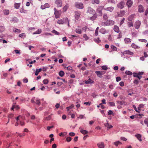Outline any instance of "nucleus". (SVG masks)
I'll list each match as a JSON object with an SVG mask.
<instances>
[{"label": "nucleus", "mask_w": 148, "mask_h": 148, "mask_svg": "<svg viewBox=\"0 0 148 148\" xmlns=\"http://www.w3.org/2000/svg\"><path fill=\"white\" fill-rule=\"evenodd\" d=\"M114 21L112 20L109 19L106 22L101 23V25L103 26H112L114 25Z\"/></svg>", "instance_id": "obj_1"}, {"label": "nucleus", "mask_w": 148, "mask_h": 148, "mask_svg": "<svg viewBox=\"0 0 148 148\" xmlns=\"http://www.w3.org/2000/svg\"><path fill=\"white\" fill-rule=\"evenodd\" d=\"M55 17L56 18H59L61 14V10H58L56 8H54Z\"/></svg>", "instance_id": "obj_2"}, {"label": "nucleus", "mask_w": 148, "mask_h": 148, "mask_svg": "<svg viewBox=\"0 0 148 148\" xmlns=\"http://www.w3.org/2000/svg\"><path fill=\"white\" fill-rule=\"evenodd\" d=\"M22 116L21 115H19L15 118L16 119V120L17 122H19L20 123V124L22 126L25 125V123L23 121L20 120L21 119H22Z\"/></svg>", "instance_id": "obj_3"}, {"label": "nucleus", "mask_w": 148, "mask_h": 148, "mask_svg": "<svg viewBox=\"0 0 148 148\" xmlns=\"http://www.w3.org/2000/svg\"><path fill=\"white\" fill-rule=\"evenodd\" d=\"M104 6H99L97 9V12L99 14L100 16H101L102 15V10L104 9Z\"/></svg>", "instance_id": "obj_4"}, {"label": "nucleus", "mask_w": 148, "mask_h": 148, "mask_svg": "<svg viewBox=\"0 0 148 148\" xmlns=\"http://www.w3.org/2000/svg\"><path fill=\"white\" fill-rule=\"evenodd\" d=\"M6 148H10V147H12V148H20L18 147V145H16L14 143H11L9 144L6 145Z\"/></svg>", "instance_id": "obj_5"}, {"label": "nucleus", "mask_w": 148, "mask_h": 148, "mask_svg": "<svg viewBox=\"0 0 148 148\" xmlns=\"http://www.w3.org/2000/svg\"><path fill=\"white\" fill-rule=\"evenodd\" d=\"M75 7L78 9H82L83 8V4L82 3L76 2L75 3Z\"/></svg>", "instance_id": "obj_6"}, {"label": "nucleus", "mask_w": 148, "mask_h": 148, "mask_svg": "<svg viewBox=\"0 0 148 148\" xmlns=\"http://www.w3.org/2000/svg\"><path fill=\"white\" fill-rule=\"evenodd\" d=\"M67 20V18H64L62 19L58 20L57 21V23L59 24H63L64 23H66V21Z\"/></svg>", "instance_id": "obj_7"}, {"label": "nucleus", "mask_w": 148, "mask_h": 148, "mask_svg": "<svg viewBox=\"0 0 148 148\" xmlns=\"http://www.w3.org/2000/svg\"><path fill=\"white\" fill-rule=\"evenodd\" d=\"M140 25L141 22L140 21L138 20L136 21L134 25L135 28L137 29H138L140 28Z\"/></svg>", "instance_id": "obj_8"}, {"label": "nucleus", "mask_w": 148, "mask_h": 148, "mask_svg": "<svg viewBox=\"0 0 148 148\" xmlns=\"http://www.w3.org/2000/svg\"><path fill=\"white\" fill-rule=\"evenodd\" d=\"M55 3L58 7H61L62 5V0H56Z\"/></svg>", "instance_id": "obj_9"}, {"label": "nucleus", "mask_w": 148, "mask_h": 148, "mask_svg": "<svg viewBox=\"0 0 148 148\" xmlns=\"http://www.w3.org/2000/svg\"><path fill=\"white\" fill-rule=\"evenodd\" d=\"M114 8L112 6L104 8V10L106 11H108L112 12L114 10Z\"/></svg>", "instance_id": "obj_10"}, {"label": "nucleus", "mask_w": 148, "mask_h": 148, "mask_svg": "<svg viewBox=\"0 0 148 148\" xmlns=\"http://www.w3.org/2000/svg\"><path fill=\"white\" fill-rule=\"evenodd\" d=\"M124 4V2L121 1L117 4V6L119 8L122 9L123 8Z\"/></svg>", "instance_id": "obj_11"}, {"label": "nucleus", "mask_w": 148, "mask_h": 148, "mask_svg": "<svg viewBox=\"0 0 148 148\" xmlns=\"http://www.w3.org/2000/svg\"><path fill=\"white\" fill-rule=\"evenodd\" d=\"M87 12L90 14H92L95 13V11L90 7H88Z\"/></svg>", "instance_id": "obj_12"}, {"label": "nucleus", "mask_w": 148, "mask_h": 148, "mask_svg": "<svg viewBox=\"0 0 148 148\" xmlns=\"http://www.w3.org/2000/svg\"><path fill=\"white\" fill-rule=\"evenodd\" d=\"M144 11V9L143 6L141 5H138V11L139 12H143Z\"/></svg>", "instance_id": "obj_13"}, {"label": "nucleus", "mask_w": 148, "mask_h": 148, "mask_svg": "<svg viewBox=\"0 0 148 148\" xmlns=\"http://www.w3.org/2000/svg\"><path fill=\"white\" fill-rule=\"evenodd\" d=\"M75 19L77 20H78L80 16V14L79 12L78 11H75Z\"/></svg>", "instance_id": "obj_14"}, {"label": "nucleus", "mask_w": 148, "mask_h": 148, "mask_svg": "<svg viewBox=\"0 0 148 148\" xmlns=\"http://www.w3.org/2000/svg\"><path fill=\"white\" fill-rule=\"evenodd\" d=\"M114 31L117 33H119L120 32V30L119 27L116 25H115L114 26Z\"/></svg>", "instance_id": "obj_15"}, {"label": "nucleus", "mask_w": 148, "mask_h": 148, "mask_svg": "<svg viewBox=\"0 0 148 148\" xmlns=\"http://www.w3.org/2000/svg\"><path fill=\"white\" fill-rule=\"evenodd\" d=\"M95 73L97 75L98 77L100 78L102 77V75L103 74L102 72L99 71H95Z\"/></svg>", "instance_id": "obj_16"}, {"label": "nucleus", "mask_w": 148, "mask_h": 148, "mask_svg": "<svg viewBox=\"0 0 148 148\" xmlns=\"http://www.w3.org/2000/svg\"><path fill=\"white\" fill-rule=\"evenodd\" d=\"M97 14L95 13L90 18V19L92 21H93L95 19H96L97 18Z\"/></svg>", "instance_id": "obj_17"}, {"label": "nucleus", "mask_w": 148, "mask_h": 148, "mask_svg": "<svg viewBox=\"0 0 148 148\" xmlns=\"http://www.w3.org/2000/svg\"><path fill=\"white\" fill-rule=\"evenodd\" d=\"M97 145L99 148H104L105 146L104 143L103 142L98 143Z\"/></svg>", "instance_id": "obj_18"}, {"label": "nucleus", "mask_w": 148, "mask_h": 148, "mask_svg": "<svg viewBox=\"0 0 148 148\" xmlns=\"http://www.w3.org/2000/svg\"><path fill=\"white\" fill-rule=\"evenodd\" d=\"M105 126L107 127V130H108L109 129L112 128L113 127L112 125H110L108 124V121H107V123H105Z\"/></svg>", "instance_id": "obj_19"}, {"label": "nucleus", "mask_w": 148, "mask_h": 148, "mask_svg": "<svg viewBox=\"0 0 148 148\" xmlns=\"http://www.w3.org/2000/svg\"><path fill=\"white\" fill-rule=\"evenodd\" d=\"M124 54L130 55H132L134 53L129 50H126L124 51Z\"/></svg>", "instance_id": "obj_20"}, {"label": "nucleus", "mask_w": 148, "mask_h": 148, "mask_svg": "<svg viewBox=\"0 0 148 148\" xmlns=\"http://www.w3.org/2000/svg\"><path fill=\"white\" fill-rule=\"evenodd\" d=\"M133 4L132 2L130 0H128L126 3V5L128 8L130 7Z\"/></svg>", "instance_id": "obj_21"}, {"label": "nucleus", "mask_w": 148, "mask_h": 148, "mask_svg": "<svg viewBox=\"0 0 148 148\" xmlns=\"http://www.w3.org/2000/svg\"><path fill=\"white\" fill-rule=\"evenodd\" d=\"M135 136L141 142L142 141L141 139V135L140 134H137L135 135Z\"/></svg>", "instance_id": "obj_22"}, {"label": "nucleus", "mask_w": 148, "mask_h": 148, "mask_svg": "<svg viewBox=\"0 0 148 148\" xmlns=\"http://www.w3.org/2000/svg\"><path fill=\"white\" fill-rule=\"evenodd\" d=\"M21 3H15L14 4V8L16 9H18L21 5Z\"/></svg>", "instance_id": "obj_23"}, {"label": "nucleus", "mask_w": 148, "mask_h": 148, "mask_svg": "<svg viewBox=\"0 0 148 148\" xmlns=\"http://www.w3.org/2000/svg\"><path fill=\"white\" fill-rule=\"evenodd\" d=\"M10 21L14 23H16L18 22V20L17 17H14L12 18V19L10 20Z\"/></svg>", "instance_id": "obj_24"}, {"label": "nucleus", "mask_w": 148, "mask_h": 148, "mask_svg": "<svg viewBox=\"0 0 148 148\" xmlns=\"http://www.w3.org/2000/svg\"><path fill=\"white\" fill-rule=\"evenodd\" d=\"M125 12L123 10H121L119 14H118V16H124L125 14Z\"/></svg>", "instance_id": "obj_25"}, {"label": "nucleus", "mask_w": 148, "mask_h": 148, "mask_svg": "<svg viewBox=\"0 0 148 148\" xmlns=\"http://www.w3.org/2000/svg\"><path fill=\"white\" fill-rule=\"evenodd\" d=\"M69 5L68 4H66L63 8V12H66L67 10L69 8Z\"/></svg>", "instance_id": "obj_26"}, {"label": "nucleus", "mask_w": 148, "mask_h": 148, "mask_svg": "<svg viewBox=\"0 0 148 148\" xmlns=\"http://www.w3.org/2000/svg\"><path fill=\"white\" fill-rule=\"evenodd\" d=\"M94 83V81L91 79L90 78L89 79L85 81V83L86 84H92Z\"/></svg>", "instance_id": "obj_27"}, {"label": "nucleus", "mask_w": 148, "mask_h": 148, "mask_svg": "<svg viewBox=\"0 0 148 148\" xmlns=\"http://www.w3.org/2000/svg\"><path fill=\"white\" fill-rule=\"evenodd\" d=\"M132 47L135 49H138L140 48V47L138 45H136L134 43H132L131 45Z\"/></svg>", "instance_id": "obj_28"}, {"label": "nucleus", "mask_w": 148, "mask_h": 148, "mask_svg": "<svg viewBox=\"0 0 148 148\" xmlns=\"http://www.w3.org/2000/svg\"><path fill=\"white\" fill-rule=\"evenodd\" d=\"M42 30L41 29H38L37 31L33 33L34 34H39L41 33Z\"/></svg>", "instance_id": "obj_29"}, {"label": "nucleus", "mask_w": 148, "mask_h": 148, "mask_svg": "<svg viewBox=\"0 0 148 148\" xmlns=\"http://www.w3.org/2000/svg\"><path fill=\"white\" fill-rule=\"evenodd\" d=\"M3 12L4 14L7 15L9 14L10 11L8 10L5 9L3 10Z\"/></svg>", "instance_id": "obj_30"}, {"label": "nucleus", "mask_w": 148, "mask_h": 148, "mask_svg": "<svg viewBox=\"0 0 148 148\" xmlns=\"http://www.w3.org/2000/svg\"><path fill=\"white\" fill-rule=\"evenodd\" d=\"M135 15L134 14H132L130 15L128 18L127 19L128 20L130 21H131L134 18Z\"/></svg>", "instance_id": "obj_31"}, {"label": "nucleus", "mask_w": 148, "mask_h": 148, "mask_svg": "<svg viewBox=\"0 0 148 148\" xmlns=\"http://www.w3.org/2000/svg\"><path fill=\"white\" fill-rule=\"evenodd\" d=\"M20 11L21 13H26L27 12V10H25L24 9V7L22 6V8H21Z\"/></svg>", "instance_id": "obj_32"}, {"label": "nucleus", "mask_w": 148, "mask_h": 148, "mask_svg": "<svg viewBox=\"0 0 148 148\" xmlns=\"http://www.w3.org/2000/svg\"><path fill=\"white\" fill-rule=\"evenodd\" d=\"M125 42L126 43H128L131 42V39L130 38H126L124 39Z\"/></svg>", "instance_id": "obj_33"}, {"label": "nucleus", "mask_w": 148, "mask_h": 148, "mask_svg": "<svg viewBox=\"0 0 148 148\" xmlns=\"http://www.w3.org/2000/svg\"><path fill=\"white\" fill-rule=\"evenodd\" d=\"M133 74L134 75L133 77H137L138 78V79L139 80H140V79L142 77V76H139L138 75L135 76V75H138V74L137 73H136L135 72L133 73Z\"/></svg>", "instance_id": "obj_34"}, {"label": "nucleus", "mask_w": 148, "mask_h": 148, "mask_svg": "<svg viewBox=\"0 0 148 148\" xmlns=\"http://www.w3.org/2000/svg\"><path fill=\"white\" fill-rule=\"evenodd\" d=\"M42 71L41 69H36V72L35 73V75H36L37 76L38 75L39 72H41Z\"/></svg>", "instance_id": "obj_35"}, {"label": "nucleus", "mask_w": 148, "mask_h": 148, "mask_svg": "<svg viewBox=\"0 0 148 148\" xmlns=\"http://www.w3.org/2000/svg\"><path fill=\"white\" fill-rule=\"evenodd\" d=\"M36 122H35L33 123L35 124L36 125L38 126L40 125L39 124V119H37L36 118Z\"/></svg>", "instance_id": "obj_36"}, {"label": "nucleus", "mask_w": 148, "mask_h": 148, "mask_svg": "<svg viewBox=\"0 0 148 148\" xmlns=\"http://www.w3.org/2000/svg\"><path fill=\"white\" fill-rule=\"evenodd\" d=\"M128 27H129L133 26V24L132 22H128L127 23Z\"/></svg>", "instance_id": "obj_37"}, {"label": "nucleus", "mask_w": 148, "mask_h": 148, "mask_svg": "<svg viewBox=\"0 0 148 148\" xmlns=\"http://www.w3.org/2000/svg\"><path fill=\"white\" fill-rule=\"evenodd\" d=\"M5 30V28L3 26H0V33H2Z\"/></svg>", "instance_id": "obj_38"}, {"label": "nucleus", "mask_w": 148, "mask_h": 148, "mask_svg": "<svg viewBox=\"0 0 148 148\" xmlns=\"http://www.w3.org/2000/svg\"><path fill=\"white\" fill-rule=\"evenodd\" d=\"M51 32L54 33L55 35H59L60 34L59 32H58L57 31L55 30V29L53 30Z\"/></svg>", "instance_id": "obj_39"}, {"label": "nucleus", "mask_w": 148, "mask_h": 148, "mask_svg": "<svg viewBox=\"0 0 148 148\" xmlns=\"http://www.w3.org/2000/svg\"><path fill=\"white\" fill-rule=\"evenodd\" d=\"M111 48L113 51H116L117 50V48L114 45H111Z\"/></svg>", "instance_id": "obj_40"}, {"label": "nucleus", "mask_w": 148, "mask_h": 148, "mask_svg": "<svg viewBox=\"0 0 148 148\" xmlns=\"http://www.w3.org/2000/svg\"><path fill=\"white\" fill-rule=\"evenodd\" d=\"M114 144L116 147H117L119 144H122V143L119 141H118L114 142Z\"/></svg>", "instance_id": "obj_41"}, {"label": "nucleus", "mask_w": 148, "mask_h": 148, "mask_svg": "<svg viewBox=\"0 0 148 148\" xmlns=\"http://www.w3.org/2000/svg\"><path fill=\"white\" fill-rule=\"evenodd\" d=\"M38 106H40L41 104L40 101V99H36L35 103Z\"/></svg>", "instance_id": "obj_42"}, {"label": "nucleus", "mask_w": 148, "mask_h": 148, "mask_svg": "<svg viewBox=\"0 0 148 148\" xmlns=\"http://www.w3.org/2000/svg\"><path fill=\"white\" fill-rule=\"evenodd\" d=\"M125 73L127 75H132V72L129 71H126Z\"/></svg>", "instance_id": "obj_43"}, {"label": "nucleus", "mask_w": 148, "mask_h": 148, "mask_svg": "<svg viewBox=\"0 0 148 148\" xmlns=\"http://www.w3.org/2000/svg\"><path fill=\"white\" fill-rule=\"evenodd\" d=\"M133 107L134 108V110L138 112H140V109H139V108H138V109L136 108V106L135 105L133 106Z\"/></svg>", "instance_id": "obj_44"}, {"label": "nucleus", "mask_w": 148, "mask_h": 148, "mask_svg": "<svg viewBox=\"0 0 148 148\" xmlns=\"http://www.w3.org/2000/svg\"><path fill=\"white\" fill-rule=\"evenodd\" d=\"M64 73L62 71H60L59 72V75L61 77H63L64 75Z\"/></svg>", "instance_id": "obj_45"}, {"label": "nucleus", "mask_w": 148, "mask_h": 148, "mask_svg": "<svg viewBox=\"0 0 148 148\" xmlns=\"http://www.w3.org/2000/svg\"><path fill=\"white\" fill-rule=\"evenodd\" d=\"M92 3L93 4L96 3L97 4H99L100 3V1L99 0H93Z\"/></svg>", "instance_id": "obj_46"}, {"label": "nucleus", "mask_w": 148, "mask_h": 148, "mask_svg": "<svg viewBox=\"0 0 148 148\" xmlns=\"http://www.w3.org/2000/svg\"><path fill=\"white\" fill-rule=\"evenodd\" d=\"M13 31L15 32H17L20 33L21 32V30L19 29L15 28L14 29H13Z\"/></svg>", "instance_id": "obj_47"}, {"label": "nucleus", "mask_w": 148, "mask_h": 148, "mask_svg": "<svg viewBox=\"0 0 148 148\" xmlns=\"http://www.w3.org/2000/svg\"><path fill=\"white\" fill-rule=\"evenodd\" d=\"M94 40L97 43H99L101 42V40H100L99 38H95L94 39Z\"/></svg>", "instance_id": "obj_48"}, {"label": "nucleus", "mask_w": 148, "mask_h": 148, "mask_svg": "<svg viewBox=\"0 0 148 148\" xmlns=\"http://www.w3.org/2000/svg\"><path fill=\"white\" fill-rule=\"evenodd\" d=\"M99 29V27H97L95 30V35L96 36H97L98 35Z\"/></svg>", "instance_id": "obj_49"}, {"label": "nucleus", "mask_w": 148, "mask_h": 148, "mask_svg": "<svg viewBox=\"0 0 148 148\" xmlns=\"http://www.w3.org/2000/svg\"><path fill=\"white\" fill-rule=\"evenodd\" d=\"M71 138L70 136L67 137L66 138V140L68 142H69L71 141Z\"/></svg>", "instance_id": "obj_50"}, {"label": "nucleus", "mask_w": 148, "mask_h": 148, "mask_svg": "<svg viewBox=\"0 0 148 148\" xmlns=\"http://www.w3.org/2000/svg\"><path fill=\"white\" fill-rule=\"evenodd\" d=\"M18 36L19 37H20V38H24V37H25L26 35L25 33H22V34H20Z\"/></svg>", "instance_id": "obj_51"}, {"label": "nucleus", "mask_w": 148, "mask_h": 148, "mask_svg": "<svg viewBox=\"0 0 148 148\" xmlns=\"http://www.w3.org/2000/svg\"><path fill=\"white\" fill-rule=\"evenodd\" d=\"M103 18L104 20H106L108 19V16L107 14H105L103 15Z\"/></svg>", "instance_id": "obj_52"}, {"label": "nucleus", "mask_w": 148, "mask_h": 148, "mask_svg": "<svg viewBox=\"0 0 148 148\" xmlns=\"http://www.w3.org/2000/svg\"><path fill=\"white\" fill-rule=\"evenodd\" d=\"M74 107V106L73 104L71 105L70 106L67 107L66 108L67 110L68 111L70 109H72Z\"/></svg>", "instance_id": "obj_53"}, {"label": "nucleus", "mask_w": 148, "mask_h": 148, "mask_svg": "<svg viewBox=\"0 0 148 148\" xmlns=\"http://www.w3.org/2000/svg\"><path fill=\"white\" fill-rule=\"evenodd\" d=\"M138 41H139L142 42H147V41L145 39H138Z\"/></svg>", "instance_id": "obj_54"}, {"label": "nucleus", "mask_w": 148, "mask_h": 148, "mask_svg": "<svg viewBox=\"0 0 148 148\" xmlns=\"http://www.w3.org/2000/svg\"><path fill=\"white\" fill-rule=\"evenodd\" d=\"M51 119V115H49L47 117L45 118V119L47 121L50 120Z\"/></svg>", "instance_id": "obj_55"}, {"label": "nucleus", "mask_w": 148, "mask_h": 148, "mask_svg": "<svg viewBox=\"0 0 148 148\" xmlns=\"http://www.w3.org/2000/svg\"><path fill=\"white\" fill-rule=\"evenodd\" d=\"M76 32L77 33L81 34L82 32V30L80 29H76Z\"/></svg>", "instance_id": "obj_56"}, {"label": "nucleus", "mask_w": 148, "mask_h": 148, "mask_svg": "<svg viewBox=\"0 0 148 148\" xmlns=\"http://www.w3.org/2000/svg\"><path fill=\"white\" fill-rule=\"evenodd\" d=\"M125 18H123L122 20L120 22V26H121L122 24H123L125 20Z\"/></svg>", "instance_id": "obj_57"}, {"label": "nucleus", "mask_w": 148, "mask_h": 148, "mask_svg": "<svg viewBox=\"0 0 148 148\" xmlns=\"http://www.w3.org/2000/svg\"><path fill=\"white\" fill-rule=\"evenodd\" d=\"M102 69L106 70L108 69V67L106 65H104L101 66Z\"/></svg>", "instance_id": "obj_58"}, {"label": "nucleus", "mask_w": 148, "mask_h": 148, "mask_svg": "<svg viewBox=\"0 0 148 148\" xmlns=\"http://www.w3.org/2000/svg\"><path fill=\"white\" fill-rule=\"evenodd\" d=\"M84 39L86 40H88L89 39V38L86 34H84Z\"/></svg>", "instance_id": "obj_59"}, {"label": "nucleus", "mask_w": 148, "mask_h": 148, "mask_svg": "<svg viewBox=\"0 0 148 148\" xmlns=\"http://www.w3.org/2000/svg\"><path fill=\"white\" fill-rule=\"evenodd\" d=\"M48 80L47 79H45L43 81V83L44 84H47L48 83Z\"/></svg>", "instance_id": "obj_60"}, {"label": "nucleus", "mask_w": 148, "mask_h": 148, "mask_svg": "<svg viewBox=\"0 0 148 148\" xmlns=\"http://www.w3.org/2000/svg\"><path fill=\"white\" fill-rule=\"evenodd\" d=\"M91 103L90 102H87L84 103V104L86 105L87 106H89Z\"/></svg>", "instance_id": "obj_61"}, {"label": "nucleus", "mask_w": 148, "mask_h": 148, "mask_svg": "<svg viewBox=\"0 0 148 148\" xmlns=\"http://www.w3.org/2000/svg\"><path fill=\"white\" fill-rule=\"evenodd\" d=\"M69 135L71 136H74L75 135V134L74 132H71L69 133Z\"/></svg>", "instance_id": "obj_62"}, {"label": "nucleus", "mask_w": 148, "mask_h": 148, "mask_svg": "<svg viewBox=\"0 0 148 148\" xmlns=\"http://www.w3.org/2000/svg\"><path fill=\"white\" fill-rule=\"evenodd\" d=\"M14 109L16 110H18L20 109V108L18 105H14Z\"/></svg>", "instance_id": "obj_63"}, {"label": "nucleus", "mask_w": 148, "mask_h": 148, "mask_svg": "<svg viewBox=\"0 0 148 148\" xmlns=\"http://www.w3.org/2000/svg\"><path fill=\"white\" fill-rule=\"evenodd\" d=\"M108 2L112 3H115V2L114 0H108Z\"/></svg>", "instance_id": "obj_64"}]
</instances>
